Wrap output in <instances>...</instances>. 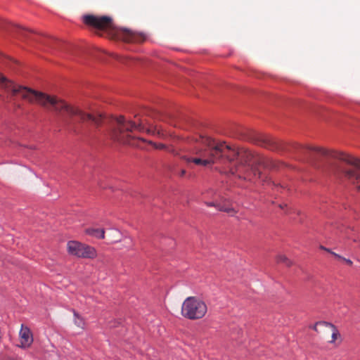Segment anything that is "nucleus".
Returning <instances> with one entry per match:
<instances>
[{
    "label": "nucleus",
    "instance_id": "nucleus-16",
    "mask_svg": "<svg viewBox=\"0 0 360 360\" xmlns=\"http://www.w3.org/2000/svg\"><path fill=\"white\" fill-rule=\"evenodd\" d=\"M74 315H75V323L79 328H83L84 326V320L81 317H79V315L76 312H74Z\"/></svg>",
    "mask_w": 360,
    "mask_h": 360
},
{
    "label": "nucleus",
    "instance_id": "nucleus-21",
    "mask_svg": "<svg viewBox=\"0 0 360 360\" xmlns=\"http://www.w3.org/2000/svg\"><path fill=\"white\" fill-rule=\"evenodd\" d=\"M322 322H318L316 323L314 326H313V329L316 331H317V326H323V324H321Z\"/></svg>",
    "mask_w": 360,
    "mask_h": 360
},
{
    "label": "nucleus",
    "instance_id": "nucleus-6",
    "mask_svg": "<svg viewBox=\"0 0 360 360\" xmlns=\"http://www.w3.org/2000/svg\"><path fill=\"white\" fill-rule=\"evenodd\" d=\"M148 125V123L145 120L141 119L137 115L135 116V120L134 121L129 120L124 117L120 116L116 119V126L112 131V136L114 139L120 143L136 146V141L145 142L146 140L144 139H136L132 133L134 130L139 131H146L148 133L152 134L157 132L158 135H160L159 130H153L150 128H147L146 126Z\"/></svg>",
    "mask_w": 360,
    "mask_h": 360
},
{
    "label": "nucleus",
    "instance_id": "nucleus-7",
    "mask_svg": "<svg viewBox=\"0 0 360 360\" xmlns=\"http://www.w3.org/2000/svg\"><path fill=\"white\" fill-rule=\"evenodd\" d=\"M207 311V304L196 297H187L181 306V315L190 320L202 319Z\"/></svg>",
    "mask_w": 360,
    "mask_h": 360
},
{
    "label": "nucleus",
    "instance_id": "nucleus-20",
    "mask_svg": "<svg viewBox=\"0 0 360 360\" xmlns=\"http://www.w3.org/2000/svg\"><path fill=\"white\" fill-rule=\"evenodd\" d=\"M331 255H333V256H335L336 258L339 259H342V258H344L343 257H342L341 255L335 253V252H331Z\"/></svg>",
    "mask_w": 360,
    "mask_h": 360
},
{
    "label": "nucleus",
    "instance_id": "nucleus-5",
    "mask_svg": "<svg viewBox=\"0 0 360 360\" xmlns=\"http://www.w3.org/2000/svg\"><path fill=\"white\" fill-rule=\"evenodd\" d=\"M83 22L90 27L105 31L111 38L121 39L126 42L140 43L146 39V36L142 33L117 27L110 16L85 15L83 16Z\"/></svg>",
    "mask_w": 360,
    "mask_h": 360
},
{
    "label": "nucleus",
    "instance_id": "nucleus-12",
    "mask_svg": "<svg viewBox=\"0 0 360 360\" xmlns=\"http://www.w3.org/2000/svg\"><path fill=\"white\" fill-rule=\"evenodd\" d=\"M148 143L150 144H151L156 149L165 150L169 153H173L174 155H179V153L178 152H176L175 149H174L172 148H169L163 143H153L152 141H149Z\"/></svg>",
    "mask_w": 360,
    "mask_h": 360
},
{
    "label": "nucleus",
    "instance_id": "nucleus-18",
    "mask_svg": "<svg viewBox=\"0 0 360 360\" xmlns=\"http://www.w3.org/2000/svg\"><path fill=\"white\" fill-rule=\"evenodd\" d=\"M27 30H25V29H24V28H20V34H22L23 36L27 37V36H26V33H27Z\"/></svg>",
    "mask_w": 360,
    "mask_h": 360
},
{
    "label": "nucleus",
    "instance_id": "nucleus-14",
    "mask_svg": "<svg viewBox=\"0 0 360 360\" xmlns=\"http://www.w3.org/2000/svg\"><path fill=\"white\" fill-rule=\"evenodd\" d=\"M256 142L258 145H260L265 148H271L272 147V141L269 137L265 136H259L257 138Z\"/></svg>",
    "mask_w": 360,
    "mask_h": 360
},
{
    "label": "nucleus",
    "instance_id": "nucleus-1",
    "mask_svg": "<svg viewBox=\"0 0 360 360\" xmlns=\"http://www.w3.org/2000/svg\"><path fill=\"white\" fill-rule=\"evenodd\" d=\"M0 86L13 96L20 95L22 98L30 103H37L42 107L54 110L59 113L64 123L69 127L77 131L83 123H91L99 127L103 121L101 114L94 115L86 113L77 107L71 105L56 96H51L41 91L17 84L6 77L0 75Z\"/></svg>",
    "mask_w": 360,
    "mask_h": 360
},
{
    "label": "nucleus",
    "instance_id": "nucleus-9",
    "mask_svg": "<svg viewBox=\"0 0 360 360\" xmlns=\"http://www.w3.org/2000/svg\"><path fill=\"white\" fill-rule=\"evenodd\" d=\"M19 335L22 347L26 348L31 345L33 342V338L29 328L22 325Z\"/></svg>",
    "mask_w": 360,
    "mask_h": 360
},
{
    "label": "nucleus",
    "instance_id": "nucleus-22",
    "mask_svg": "<svg viewBox=\"0 0 360 360\" xmlns=\"http://www.w3.org/2000/svg\"><path fill=\"white\" fill-rule=\"evenodd\" d=\"M325 251H326V252H329L330 254H331V252H333V251H331V250H330L328 248L325 249Z\"/></svg>",
    "mask_w": 360,
    "mask_h": 360
},
{
    "label": "nucleus",
    "instance_id": "nucleus-24",
    "mask_svg": "<svg viewBox=\"0 0 360 360\" xmlns=\"http://www.w3.org/2000/svg\"><path fill=\"white\" fill-rule=\"evenodd\" d=\"M280 207H281V209H283V205H280Z\"/></svg>",
    "mask_w": 360,
    "mask_h": 360
},
{
    "label": "nucleus",
    "instance_id": "nucleus-2",
    "mask_svg": "<svg viewBox=\"0 0 360 360\" xmlns=\"http://www.w3.org/2000/svg\"><path fill=\"white\" fill-rule=\"evenodd\" d=\"M221 147H226L229 150L222 153L224 164H229V172L237 174L239 178L250 181L262 178V172L254 165L267 169L276 167L272 160L263 155H255L245 148H236L226 142H221Z\"/></svg>",
    "mask_w": 360,
    "mask_h": 360
},
{
    "label": "nucleus",
    "instance_id": "nucleus-13",
    "mask_svg": "<svg viewBox=\"0 0 360 360\" xmlns=\"http://www.w3.org/2000/svg\"><path fill=\"white\" fill-rule=\"evenodd\" d=\"M86 232L89 235L92 236L96 238L103 239L105 237L104 229H86Z\"/></svg>",
    "mask_w": 360,
    "mask_h": 360
},
{
    "label": "nucleus",
    "instance_id": "nucleus-17",
    "mask_svg": "<svg viewBox=\"0 0 360 360\" xmlns=\"http://www.w3.org/2000/svg\"><path fill=\"white\" fill-rule=\"evenodd\" d=\"M342 261H344L349 266H352L353 264V262L349 259L342 258Z\"/></svg>",
    "mask_w": 360,
    "mask_h": 360
},
{
    "label": "nucleus",
    "instance_id": "nucleus-4",
    "mask_svg": "<svg viewBox=\"0 0 360 360\" xmlns=\"http://www.w3.org/2000/svg\"><path fill=\"white\" fill-rule=\"evenodd\" d=\"M195 158H189L186 155H179V158L184 160L186 163H194L204 167L214 163L224 164L222 153L229 151L226 147H221V141H217L210 136L200 135L196 139L195 146Z\"/></svg>",
    "mask_w": 360,
    "mask_h": 360
},
{
    "label": "nucleus",
    "instance_id": "nucleus-15",
    "mask_svg": "<svg viewBox=\"0 0 360 360\" xmlns=\"http://www.w3.org/2000/svg\"><path fill=\"white\" fill-rule=\"evenodd\" d=\"M276 261L278 263H283L288 266H290L292 264V262L283 255H278L276 257Z\"/></svg>",
    "mask_w": 360,
    "mask_h": 360
},
{
    "label": "nucleus",
    "instance_id": "nucleus-11",
    "mask_svg": "<svg viewBox=\"0 0 360 360\" xmlns=\"http://www.w3.org/2000/svg\"><path fill=\"white\" fill-rule=\"evenodd\" d=\"M207 206H213L215 207L218 210L226 212L230 214H233L235 211L233 208L229 207L225 205H221V204L215 203V202H206Z\"/></svg>",
    "mask_w": 360,
    "mask_h": 360
},
{
    "label": "nucleus",
    "instance_id": "nucleus-8",
    "mask_svg": "<svg viewBox=\"0 0 360 360\" xmlns=\"http://www.w3.org/2000/svg\"><path fill=\"white\" fill-rule=\"evenodd\" d=\"M67 248L70 255L77 257L94 259L97 255L94 248L75 240L69 241Z\"/></svg>",
    "mask_w": 360,
    "mask_h": 360
},
{
    "label": "nucleus",
    "instance_id": "nucleus-23",
    "mask_svg": "<svg viewBox=\"0 0 360 360\" xmlns=\"http://www.w3.org/2000/svg\"><path fill=\"white\" fill-rule=\"evenodd\" d=\"M320 248H321V249H322V250H325V249H326V248H325V247H323V246H322V245H321V246H320Z\"/></svg>",
    "mask_w": 360,
    "mask_h": 360
},
{
    "label": "nucleus",
    "instance_id": "nucleus-10",
    "mask_svg": "<svg viewBox=\"0 0 360 360\" xmlns=\"http://www.w3.org/2000/svg\"><path fill=\"white\" fill-rule=\"evenodd\" d=\"M321 324H323V326L328 327L331 329V330H332L331 340H330L329 342L330 343L335 342V341L340 337V333H339L338 329L333 324L326 322V321H322V323Z\"/></svg>",
    "mask_w": 360,
    "mask_h": 360
},
{
    "label": "nucleus",
    "instance_id": "nucleus-19",
    "mask_svg": "<svg viewBox=\"0 0 360 360\" xmlns=\"http://www.w3.org/2000/svg\"><path fill=\"white\" fill-rule=\"evenodd\" d=\"M185 174H186V170L185 169H181V170H179V172H178L177 174L179 176H184L185 175Z\"/></svg>",
    "mask_w": 360,
    "mask_h": 360
},
{
    "label": "nucleus",
    "instance_id": "nucleus-3",
    "mask_svg": "<svg viewBox=\"0 0 360 360\" xmlns=\"http://www.w3.org/2000/svg\"><path fill=\"white\" fill-rule=\"evenodd\" d=\"M300 149L307 153L310 161L326 158L328 161L338 160L340 162H330V171L335 176L343 177L360 191V159L350 154L330 150L315 146H300Z\"/></svg>",
    "mask_w": 360,
    "mask_h": 360
}]
</instances>
